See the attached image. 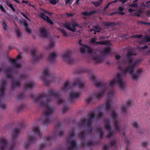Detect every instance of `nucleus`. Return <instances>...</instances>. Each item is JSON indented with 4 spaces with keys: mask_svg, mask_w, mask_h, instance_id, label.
Wrapping results in <instances>:
<instances>
[{
    "mask_svg": "<svg viewBox=\"0 0 150 150\" xmlns=\"http://www.w3.org/2000/svg\"><path fill=\"white\" fill-rule=\"evenodd\" d=\"M144 39L145 41L147 42H150V36H146L144 38Z\"/></svg>",
    "mask_w": 150,
    "mask_h": 150,
    "instance_id": "nucleus-54",
    "label": "nucleus"
},
{
    "mask_svg": "<svg viewBox=\"0 0 150 150\" xmlns=\"http://www.w3.org/2000/svg\"><path fill=\"white\" fill-rule=\"evenodd\" d=\"M72 25L73 28H75L76 27H78L79 26V25L75 22H72Z\"/></svg>",
    "mask_w": 150,
    "mask_h": 150,
    "instance_id": "nucleus-57",
    "label": "nucleus"
},
{
    "mask_svg": "<svg viewBox=\"0 0 150 150\" xmlns=\"http://www.w3.org/2000/svg\"><path fill=\"white\" fill-rule=\"evenodd\" d=\"M111 116L115 121L114 122V126L115 127L114 131H116L117 132H120L121 130V129L120 127V126L118 124L117 120V119L118 118V116L114 110L112 111L111 114Z\"/></svg>",
    "mask_w": 150,
    "mask_h": 150,
    "instance_id": "nucleus-12",
    "label": "nucleus"
},
{
    "mask_svg": "<svg viewBox=\"0 0 150 150\" xmlns=\"http://www.w3.org/2000/svg\"><path fill=\"white\" fill-rule=\"evenodd\" d=\"M97 133H99L100 139H101L103 137L104 132L102 130V127H96L95 129Z\"/></svg>",
    "mask_w": 150,
    "mask_h": 150,
    "instance_id": "nucleus-29",
    "label": "nucleus"
},
{
    "mask_svg": "<svg viewBox=\"0 0 150 150\" xmlns=\"http://www.w3.org/2000/svg\"><path fill=\"white\" fill-rule=\"evenodd\" d=\"M20 31L21 30L20 29L17 30L16 31L17 36L18 38H20L21 37V34Z\"/></svg>",
    "mask_w": 150,
    "mask_h": 150,
    "instance_id": "nucleus-49",
    "label": "nucleus"
},
{
    "mask_svg": "<svg viewBox=\"0 0 150 150\" xmlns=\"http://www.w3.org/2000/svg\"><path fill=\"white\" fill-rule=\"evenodd\" d=\"M84 85V83L81 80H78L76 81L72 85L70 84L68 81H67L65 82L61 91H62L65 90H68L75 86H77L80 88H83Z\"/></svg>",
    "mask_w": 150,
    "mask_h": 150,
    "instance_id": "nucleus-6",
    "label": "nucleus"
},
{
    "mask_svg": "<svg viewBox=\"0 0 150 150\" xmlns=\"http://www.w3.org/2000/svg\"><path fill=\"white\" fill-rule=\"evenodd\" d=\"M21 85L20 81H15L12 83L11 86V89L14 90L16 87L20 86Z\"/></svg>",
    "mask_w": 150,
    "mask_h": 150,
    "instance_id": "nucleus-31",
    "label": "nucleus"
},
{
    "mask_svg": "<svg viewBox=\"0 0 150 150\" xmlns=\"http://www.w3.org/2000/svg\"><path fill=\"white\" fill-rule=\"evenodd\" d=\"M87 116L88 117L87 119H81L80 120L78 125L82 129H84L87 127L88 128L86 131L87 134H89L91 136L93 129L91 126L94 122L95 114L94 112H91L88 114Z\"/></svg>",
    "mask_w": 150,
    "mask_h": 150,
    "instance_id": "nucleus-3",
    "label": "nucleus"
},
{
    "mask_svg": "<svg viewBox=\"0 0 150 150\" xmlns=\"http://www.w3.org/2000/svg\"><path fill=\"white\" fill-rule=\"evenodd\" d=\"M108 131V134L106 135V138H110L112 136L113 133L111 132V130Z\"/></svg>",
    "mask_w": 150,
    "mask_h": 150,
    "instance_id": "nucleus-44",
    "label": "nucleus"
},
{
    "mask_svg": "<svg viewBox=\"0 0 150 150\" xmlns=\"http://www.w3.org/2000/svg\"><path fill=\"white\" fill-rule=\"evenodd\" d=\"M95 144V143L93 142L89 141L87 142L86 143V145L88 146H91L94 145Z\"/></svg>",
    "mask_w": 150,
    "mask_h": 150,
    "instance_id": "nucleus-50",
    "label": "nucleus"
},
{
    "mask_svg": "<svg viewBox=\"0 0 150 150\" xmlns=\"http://www.w3.org/2000/svg\"><path fill=\"white\" fill-rule=\"evenodd\" d=\"M55 42L53 40H51L48 46L46 47L45 48L48 50H50L54 48L55 46Z\"/></svg>",
    "mask_w": 150,
    "mask_h": 150,
    "instance_id": "nucleus-27",
    "label": "nucleus"
},
{
    "mask_svg": "<svg viewBox=\"0 0 150 150\" xmlns=\"http://www.w3.org/2000/svg\"><path fill=\"white\" fill-rule=\"evenodd\" d=\"M2 23L4 29L5 30H7L8 29V26L6 22L4 21H3L2 22Z\"/></svg>",
    "mask_w": 150,
    "mask_h": 150,
    "instance_id": "nucleus-45",
    "label": "nucleus"
},
{
    "mask_svg": "<svg viewBox=\"0 0 150 150\" xmlns=\"http://www.w3.org/2000/svg\"><path fill=\"white\" fill-rule=\"evenodd\" d=\"M90 79L93 82L95 83V85L97 88L103 87L104 89L100 92L96 93L95 95V98L100 100L102 98L105 94L106 90L107 89V83H106L100 81H97L96 80V78L93 75H91L90 77Z\"/></svg>",
    "mask_w": 150,
    "mask_h": 150,
    "instance_id": "nucleus-5",
    "label": "nucleus"
},
{
    "mask_svg": "<svg viewBox=\"0 0 150 150\" xmlns=\"http://www.w3.org/2000/svg\"><path fill=\"white\" fill-rule=\"evenodd\" d=\"M42 134V131L40 130L38 127H33V131L30 132V134L27 137V141L24 144V147L27 149L31 144L35 143L37 140L38 137L41 138Z\"/></svg>",
    "mask_w": 150,
    "mask_h": 150,
    "instance_id": "nucleus-4",
    "label": "nucleus"
},
{
    "mask_svg": "<svg viewBox=\"0 0 150 150\" xmlns=\"http://www.w3.org/2000/svg\"><path fill=\"white\" fill-rule=\"evenodd\" d=\"M60 32H61L62 35L65 37H66L68 36V34L67 33V31L64 29H61L60 30Z\"/></svg>",
    "mask_w": 150,
    "mask_h": 150,
    "instance_id": "nucleus-43",
    "label": "nucleus"
},
{
    "mask_svg": "<svg viewBox=\"0 0 150 150\" xmlns=\"http://www.w3.org/2000/svg\"><path fill=\"white\" fill-rule=\"evenodd\" d=\"M22 59V56L21 54H19L16 59H11L9 58L8 61L12 64L13 65L15 68L19 69L21 67V63H17V61L19 59Z\"/></svg>",
    "mask_w": 150,
    "mask_h": 150,
    "instance_id": "nucleus-17",
    "label": "nucleus"
},
{
    "mask_svg": "<svg viewBox=\"0 0 150 150\" xmlns=\"http://www.w3.org/2000/svg\"><path fill=\"white\" fill-rule=\"evenodd\" d=\"M103 113L101 111H99L98 114V118L99 119H100L101 117L103 115Z\"/></svg>",
    "mask_w": 150,
    "mask_h": 150,
    "instance_id": "nucleus-62",
    "label": "nucleus"
},
{
    "mask_svg": "<svg viewBox=\"0 0 150 150\" xmlns=\"http://www.w3.org/2000/svg\"><path fill=\"white\" fill-rule=\"evenodd\" d=\"M111 51V50L110 48H105L100 52V54L102 55H109Z\"/></svg>",
    "mask_w": 150,
    "mask_h": 150,
    "instance_id": "nucleus-25",
    "label": "nucleus"
},
{
    "mask_svg": "<svg viewBox=\"0 0 150 150\" xmlns=\"http://www.w3.org/2000/svg\"><path fill=\"white\" fill-rule=\"evenodd\" d=\"M19 125L21 127L20 128L16 127L13 129L12 137L14 142L17 137L21 129L25 127V124L23 122L20 123Z\"/></svg>",
    "mask_w": 150,
    "mask_h": 150,
    "instance_id": "nucleus-14",
    "label": "nucleus"
},
{
    "mask_svg": "<svg viewBox=\"0 0 150 150\" xmlns=\"http://www.w3.org/2000/svg\"><path fill=\"white\" fill-rule=\"evenodd\" d=\"M146 7L147 8H150V1L146 3Z\"/></svg>",
    "mask_w": 150,
    "mask_h": 150,
    "instance_id": "nucleus-64",
    "label": "nucleus"
},
{
    "mask_svg": "<svg viewBox=\"0 0 150 150\" xmlns=\"http://www.w3.org/2000/svg\"><path fill=\"white\" fill-rule=\"evenodd\" d=\"M75 133L73 130H72L69 134V136L66 138L68 143L70 144V146L71 148H68L67 150H74L76 146V143L73 139V137H75Z\"/></svg>",
    "mask_w": 150,
    "mask_h": 150,
    "instance_id": "nucleus-8",
    "label": "nucleus"
},
{
    "mask_svg": "<svg viewBox=\"0 0 150 150\" xmlns=\"http://www.w3.org/2000/svg\"><path fill=\"white\" fill-rule=\"evenodd\" d=\"M118 9L119 11L117 12L118 14L122 15H125V13L122 11L124 10V8L123 7L121 6L119 7H118Z\"/></svg>",
    "mask_w": 150,
    "mask_h": 150,
    "instance_id": "nucleus-38",
    "label": "nucleus"
},
{
    "mask_svg": "<svg viewBox=\"0 0 150 150\" xmlns=\"http://www.w3.org/2000/svg\"><path fill=\"white\" fill-rule=\"evenodd\" d=\"M40 16L41 18H42L44 20L46 21L47 22L51 25L53 24V22L50 19L49 17L46 16L44 13H40Z\"/></svg>",
    "mask_w": 150,
    "mask_h": 150,
    "instance_id": "nucleus-22",
    "label": "nucleus"
},
{
    "mask_svg": "<svg viewBox=\"0 0 150 150\" xmlns=\"http://www.w3.org/2000/svg\"><path fill=\"white\" fill-rule=\"evenodd\" d=\"M96 11H91L90 12H88L87 11H85L82 13V14L84 15L87 16H90L91 15L95 14L96 13Z\"/></svg>",
    "mask_w": 150,
    "mask_h": 150,
    "instance_id": "nucleus-34",
    "label": "nucleus"
},
{
    "mask_svg": "<svg viewBox=\"0 0 150 150\" xmlns=\"http://www.w3.org/2000/svg\"><path fill=\"white\" fill-rule=\"evenodd\" d=\"M71 53V51L68 50L62 56L63 59L69 64H73L75 62V60L72 57Z\"/></svg>",
    "mask_w": 150,
    "mask_h": 150,
    "instance_id": "nucleus-11",
    "label": "nucleus"
},
{
    "mask_svg": "<svg viewBox=\"0 0 150 150\" xmlns=\"http://www.w3.org/2000/svg\"><path fill=\"white\" fill-rule=\"evenodd\" d=\"M24 97V93H22L18 95L17 99L18 100H21L23 99Z\"/></svg>",
    "mask_w": 150,
    "mask_h": 150,
    "instance_id": "nucleus-41",
    "label": "nucleus"
},
{
    "mask_svg": "<svg viewBox=\"0 0 150 150\" xmlns=\"http://www.w3.org/2000/svg\"><path fill=\"white\" fill-rule=\"evenodd\" d=\"M6 5L8 6L10 8L13 12H15V8L13 7V5L11 4H9L8 2H7L6 3Z\"/></svg>",
    "mask_w": 150,
    "mask_h": 150,
    "instance_id": "nucleus-46",
    "label": "nucleus"
},
{
    "mask_svg": "<svg viewBox=\"0 0 150 150\" xmlns=\"http://www.w3.org/2000/svg\"><path fill=\"white\" fill-rule=\"evenodd\" d=\"M47 146L45 144H43V145H41L40 144L39 146V149L40 150H41L42 149H44L45 147H46Z\"/></svg>",
    "mask_w": 150,
    "mask_h": 150,
    "instance_id": "nucleus-60",
    "label": "nucleus"
},
{
    "mask_svg": "<svg viewBox=\"0 0 150 150\" xmlns=\"http://www.w3.org/2000/svg\"><path fill=\"white\" fill-rule=\"evenodd\" d=\"M59 91L52 89L49 90L48 92V95L57 98V103L61 104L63 103V100L61 99L60 96L59 94Z\"/></svg>",
    "mask_w": 150,
    "mask_h": 150,
    "instance_id": "nucleus-10",
    "label": "nucleus"
},
{
    "mask_svg": "<svg viewBox=\"0 0 150 150\" xmlns=\"http://www.w3.org/2000/svg\"><path fill=\"white\" fill-rule=\"evenodd\" d=\"M44 139L45 140H46L48 142H50V141L53 139V137H44Z\"/></svg>",
    "mask_w": 150,
    "mask_h": 150,
    "instance_id": "nucleus-47",
    "label": "nucleus"
},
{
    "mask_svg": "<svg viewBox=\"0 0 150 150\" xmlns=\"http://www.w3.org/2000/svg\"><path fill=\"white\" fill-rule=\"evenodd\" d=\"M42 75L41 76L45 85H49L50 83V81L49 80H47L46 78H50V72L49 68L47 67L44 69L43 71L42 72Z\"/></svg>",
    "mask_w": 150,
    "mask_h": 150,
    "instance_id": "nucleus-9",
    "label": "nucleus"
},
{
    "mask_svg": "<svg viewBox=\"0 0 150 150\" xmlns=\"http://www.w3.org/2000/svg\"><path fill=\"white\" fill-rule=\"evenodd\" d=\"M0 142L1 144L0 150H6L8 145L7 141L4 137H2L0 139Z\"/></svg>",
    "mask_w": 150,
    "mask_h": 150,
    "instance_id": "nucleus-20",
    "label": "nucleus"
},
{
    "mask_svg": "<svg viewBox=\"0 0 150 150\" xmlns=\"http://www.w3.org/2000/svg\"><path fill=\"white\" fill-rule=\"evenodd\" d=\"M133 103V101L131 99H129L126 101V106L123 105L121 107V110L122 113L125 115L127 113V109Z\"/></svg>",
    "mask_w": 150,
    "mask_h": 150,
    "instance_id": "nucleus-19",
    "label": "nucleus"
},
{
    "mask_svg": "<svg viewBox=\"0 0 150 150\" xmlns=\"http://www.w3.org/2000/svg\"><path fill=\"white\" fill-rule=\"evenodd\" d=\"M132 125L133 127L136 128L137 132L139 133H143V132L141 131H139V129H140V127H139L138 124L137 123L135 122H134L132 124Z\"/></svg>",
    "mask_w": 150,
    "mask_h": 150,
    "instance_id": "nucleus-39",
    "label": "nucleus"
},
{
    "mask_svg": "<svg viewBox=\"0 0 150 150\" xmlns=\"http://www.w3.org/2000/svg\"><path fill=\"white\" fill-rule=\"evenodd\" d=\"M115 57L116 60H119L121 58V56L119 54H116L115 55Z\"/></svg>",
    "mask_w": 150,
    "mask_h": 150,
    "instance_id": "nucleus-61",
    "label": "nucleus"
},
{
    "mask_svg": "<svg viewBox=\"0 0 150 150\" xmlns=\"http://www.w3.org/2000/svg\"><path fill=\"white\" fill-rule=\"evenodd\" d=\"M105 124L104 126L105 129L108 131L111 130V128L110 126V121L109 119H105L104 120Z\"/></svg>",
    "mask_w": 150,
    "mask_h": 150,
    "instance_id": "nucleus-26",
    "label": "nucleus"
},
{
    "mask_svg": "<svg viewBox=\"0 0 150 150\" xmlns=\"http://www.w3.org/2000/svg\"><path fill=\"white\" fill-rule=\"evenodd\" d=\"M79 42L80 45L83 47L80 48V51L81 53L83 54L87 52L90 54L92 53L93 50L91 47L87 45H83L81 40H79Z\"/></svg>",
    "mask_w": 150,
    "mask_h": 150,
    "instance_id": "nucleus-16",
    "label": "nucleus"
},
{
    "mask_svg": "<svg viewBox=\"0 0 150 150\" xmlns=\"http://www.w3.org/2000/svg\"><path fill=\"white\" fill-rule=\"evenodd\" d=\"M108 36H101L99 38V40H101L103 39H105L108 38Z\"/></svg>",
    "mask_w": 150,
    "mask_h": 150,
    "instance_id": "nucleus-59",
    "label": "nucleus"
},
{
    "mask_svg": "<svg viewBox=\"0 0 150 150\" xmlns=\"http://www.w3.org/2000/svg\"><path fill=\"white\" fill-rule=\"evenodd\" d=\"M124 141L126 144H127V146L126 147V150H128V145L129 143V141L127 139H125L124 140Z\"/></svg>",
    "mask_w": 150,
    "mask_h": 150,
    "instance_id": "nucleus-53",
    "label": "nucleus"
},
{
    "mask_svg": "<svg viewBox=\"0 0 150 150\" xmlns=\"http://www.w3.org/2000/svg\"><path fill=\"white\" fill-rule=\"evenodd\" d=\"M12 71V69L10 68H7L6 69V71L7 73L6 74V76L7 77L8 79H12V80H13V77L12 76L11 72Z\"/></svg>",
    "mask_w": 150,
    "mask_h": 150,
    "instance_id": "nucleus-28",
    "label": "nucleus"
},
{
    "mask_svg": "<svg viewBox=\"0 0 150 150\" xmlns=\"http://www.w3.org/2000/svg\"><path fill=\"white\" fill-rule=\"evenodd\" d=\"M41 35L42 37H47V30L45 28H42L40 31Z\"/></svg>",
    "mask_w": 150,
    "mask_h": 150,
    "instance_id": "nucleus-32",
    "label": "nucleus"
},
{
    "mask_svg": "<svg viewBox=\"0 0 150 150\" xmlns=\"http://www.w3.org/2000/svg\"><path fill=\"white\" fill-rule=\"evenodd\" d=\"M90 96L91 97H88L86 100V102L88 104H89L91 100V97H93V94H91Z\"/></svg>",
    "mask_w": 150,
    "mask_h": 150,
    "instance_id": "nucleus-42",
    "label": "nucleus"
},
{
    "mask_svg": "<svg viewBox=\"0 0 150 150\" xmlns=\"http://www.w3.org/2000/svg\"><path fill=\"white\" fill-rule=\"evenodd\" d=\"M79 135L81 139H85L86 136V131H83L81 132L79 134Z\"/></svg>",
    "mask_w": 150,
    "mask_h": 150,
    "instance_id": "nucleus-40",
    "label": "nucleus"
},
{
    "mask_svg": "<svg viewBox=\"0 0 150 150\" xmlns=\"http://www.w3.org/2000/svg\"><path fill=\"white\" fill-rule=\"evenodd\" d=\"M94 61L97 63L102 62L104 60L103 57L99 55H97L93 58Z\"/></svg>",
    "mask_w": 150,
    "mask_h": 150,
    "instance_id": "nucleus-23",
    "label": "nucleus"
},
{
    "mask_svg": "<svg viewBox=\"0 0 150 150\" xmlns=\"http://www.w3.org/2000/svg\"><path fill=\"white\" fill-rule=\"evenodd\" d=\"M103 24L105 26H107L108 27H113L116 25V23L115 22L108 23L107 22H105L103 23Z\"/></svg>",
    "mask_w": 150,
    "mask_h": 150,
    "instance_id": "nucleus-37",
    "label": "nucleus"
},
{
    "mask_svg": "<svg viewBox=\"0 0 150 150\" xmlns=\"http://www.w3.org/2000/svg\"><path fill=\"white\" fill-rule=\"evenodd\" d=\"M46 96L45 93H42L40 94L39 96L37 98L35 95L32 94L30 95V97L34 100L35 102L39 103L40 106L45 107V110L43 112L44 119L42 123L44 125H47L52 118L54 108L53 106H48L50 98L48 97H46Z\"/></svg>",
    "mask_w": 150,
    "mask_h": 150,
    "instance_id": "nucleus-2",
    "label": "nucleus"
},
{
    "mask_svg": "<svg viewBox=\"0 0 150 150\" xmlns=\"http://www.w3.org/2000/svg\"><path fill=\"white\" fill-rule=\"evenodd\" d=\"M110 147H114V150H116L117 147V142L115 140H112L111 142H110L108 145H104L103 147V148L104 150H108L109 149Z\"/></svg>",
    "mask_w": 150,
    "mask_h": 150,
    "instance_id": "nucleus-18",
    "label": "nucleus"
},
{
    "mask_svg": "<svg viewBox=\"0 0 150 150\" xmlns=\"http://www.w3.org/2000/svg\"><path fill=\"white\" fill-rule=\"evenodd\" d=\"M69 109V107L67 106H65L62 109V113H65L67 111V110H68Z\"/></svg>",
    "mask_w": 150,
    "mask_h": 150,
    "instance_id": "nucleus-48",
    "label": "nucleus"
},
{
    "mask_svg": "<svg viewBox=\"0 0 150 150\" xmlns=\"http://www.w3.org/2000/svg\"><path fill=\"white\" fill-rule=\"evenodd\" d=\"M31 52L33 58V62H34L38 61L39 60L43 58L41 54H40L39 56H38L36 55V51L35 49L32 50L31 51Z\"/></svg>",
    "mask_w": 150,
    "mask_h": 150,
    "instance_id": "nucleus-21",
    "label": "nucleus"
},
{
    "mask_svg": "<svg viewBox=\"0 0 150 150\" xmlns=\"http://www.w3.org/2000/svg\"><path fill=\"white\" fill-rule=\"evenodd\" d=\"M81 95V93L79 92H74L72 91L69 93V96L68 98V101L71 103L75 102V99L79 97Z\"/></svg>",
    "mask_w": 150,
    "mask_h": 150,
    "instance_id": "nucleus-15",
    "label": "nucleus"
},
{
    "mask_svg": "<svg viewBox=\"0 0 150 150\" xmlns=\"http://www.w3.org/2000/svg\"><path fill=\"white\" fill-rule=\"evenodd\" d=\"M24 107V106L23 105H21L18 108V112H20L22 111Z\"/></svg>",
    "mask_w": 150,
    "mask_h": 150,
    "instance_id": "nucleus-55",
    "label": "nucleus"
},
{
    "mask_svg": "<svg viewBox=\"0 0 150 150\" xmlns=\"http://www.w3.org/2000/svg\"><path fill=\"white\" fill-rule=\"evenodd\" d=\"M96 43L103 45H109L110 44V43L108 40L102 41H96Z\"/></svg>",
    "mask_w": 150,
    "mask_h": 150,
    "instance_id": "nucleus-33",
    "label": "nucleus"
},
{
    "mask_svg": "<svg viewBox=\"0 0 150 150\" xmlns=\"http://www.w3.org/2000/svg\"><path fill=\"white\" fill-rule=\"evenodd\" d=\"M63 25L64 27L66 28L68 30H70L73 32H75L76 30L75 28H72L70 26L69 23L68 22H66L63 24Z\"/></svg>",
    "mask_w": 150,
    "mask_h": 150,
    "instance_id": "nucleus-30",
    "label": "nucleus"
},
{
    "mask_svg": "<svg viewBox=\"0 0 150 150\" xmlns=\"http://www.w3.org/2000/svg\"><path fill=\"white\" fill-rule=\"evenodd\" d=\"M114 94V91H111L108 93V99L105 104V108L106 110L109 112H110L111 109V105L112 102L111 98Z\"/></svg>",
    "mask_w": 150,
    "mask_h": 150,
    "instance_id": "nucleus-13",
    "label": "nucleus"
},
{
    "mask_svg": "<svg viewBox=\"0 0 150 150\" xmlns=\"http://www.w3.org/2000/svg\"><path fill=\"white\" fill-rule=\"evenodd\" d=\"M135 55V54L132 51H129L128 52L126 55V60L129 65L125 69H123L122 67V64H125L126 63V62L125 61H123L122 63L118 65L117 68L121 72L117 74L116 79H114L111 81L109 84L110 86L112 87L115 84L117 83L119 84L120 88L122 90L124 89L125 86L123 84L124 83L122 82V80L123 78L126 76L127 72H129L131 75L133 80H138L142 71V69L141 68L137 69L135 74L133 73V72L134 70L135 67L138 66L140 63L142 61V60L141 59H139L136 60H133L132 57Z\"/></svg>",
    "mask_w": 150,
    "mask_h": 150,
    "instance_id": "nucleus-1",
    "label": "nucleus"
},
{
    "mask_svg": "<svg viewBox=\"0 0 150 150\" xmlns=\"http://www.w3.org/2000/svg\"><path fill=\"white\" fill-rule=\"evenodd\" d=\"M25 30L27 33H30L31 32V30L29 28L28 26L27 27H25Z\"/></svg>",
    "mask_w": 150,
    "mask_h": 150,
    "instance_id": "nucleus-63",
    "label": "nucleus"
},
{
    "mask_svg": "<svg viewBox=\"0 0 150 150\" xmlns=\"http://www.w3.org/2000/svg\"><path fill=\"white\" fill-rule=\"evenodd\" d=\"M21 14L27 19L28 20L30 21V20L29 18L26 15H25L22 12L21 13Z\"/></svg>",
    "mask_w": 150,
    "mask_h": 150,
    "instance_id": "nucleus-58",
    "label": "nucleus"
},
{
    "mask_svg": "<svg viewBox=\"0 0 150 150\" xmlns=\"http://www.w3.org/2000/svg\"><path fill=\"white\" fill-rule=\"evenodd\" d=\"M57 56V54L55 52H51L49 55L48 60L52 62L55 61Z\"/></svg>",
    "mask_w": 150,
    "mask_h": 150,
    "instance_id": "nucleus-24",
    "label": "nucleus"
},
{
    "mask_svg": "<svg viewBox=\"0 0 150 150\" xmlns=\"http://www.w3.org/2000/svg\"><path fill=\"white\" fill-rule=\"evenodd\" d=\"M34 84L32 81L30 82L29 83H26L24 87L26 88H33Z\"/></svg>",
    "mask_w": 150,
    "mask_h": 150,
    "instance_id": "nucleus-35",
    "label": "nucleus"
},
{
    "mask_svg": "<svg viewBox=\"0 0 150 150\" xmlns=\"http://www.w3.org/2000/svg\"><path fill=\"white\" fill-rule=\"evenodd\" d=\"M103 0H99L96 2L92 1V3L96 7H98L100 6L102 4Z\"/></svg>",
    "mask_w": 150,
    "mask_h": 150,
    "instance_id": "nucleus-36",
    "label": "nucleus"
},
{
    "mask_svg": "<svg viewBox=\"0 0 150 150\" xmlns=\"http://www.w3.org/2000/svg\"><path fill=\"white\" fill-rule=\"evenodd\" d=\"M130 6L132 7L137 8L138 7V4L137 3H133L130 5Z\"/></svg>",
    "mask_w": 150,
    "mask_h": 150,
    "instance_id": "nucleus-51",
    "label": "nucleus"
},
{
    "mask_svg": "<svg viewBox=\"0 0 150 150\" xmlns=\"http://www.w3.org/2000/svg\"><path fill=\"white\" fill-rule=\"evenodd\" d=\"M1 84L0 88V107L1 109H4L6 108L7 106L6 105L3 104L1 101L4 96V91L6 86L7 82L4 79H2L0 81Z\"/></svg>",
    "mask_w": 150,
    "mask_h": 150,
    "instance_id": "nucleus-7",
    "label": "nucleus"
},
{
    "mask_svg": "<svg viewBox=\"0 0 150 150\" xmlns=\"http://www.w3.org/2000/svg\"><path fill=\"white\" fill-rule=\"evenodd\" d=\"M21 23L24 25L25 27L29 26V24L26 21L23 20L21 21Z\"/></svg>",
    "mask_w": 150,
    "mask_h": 150,
    "instance_id": "nucleus-52",
    "label": "nucleus"
},
{
    "mask_svg": "<svg viewBox=\"0 0 150 150\" xmlns=\"http://www.w3.org/2000/svg\"><path fill=\"white\" fill-rule=\"evenodd\" d=\"M96 39L94 38H91L90 39V42L94 44H95V43H96Z\"/></svg>",
    "mask_w": 150,
    "mask_h": 150,
    "instance_id": "nucleus-56",
    "label": "nucleus"
}]
</instances>
